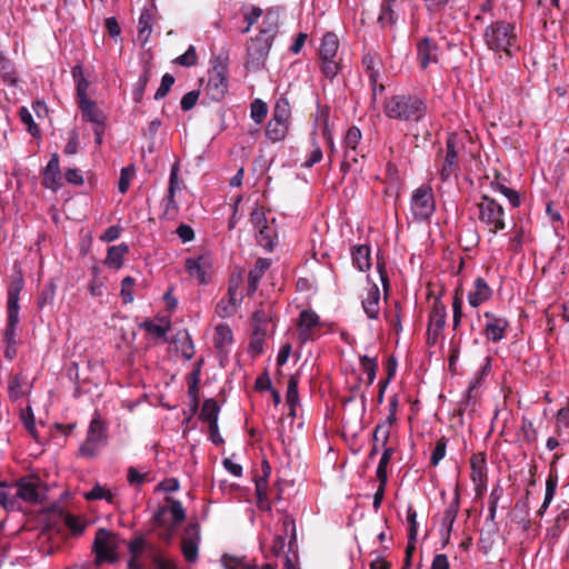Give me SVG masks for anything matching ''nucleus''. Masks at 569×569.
<instances>
[{
	"label": "nucleus",
	"mask_w": 569,
	"mask_h": 569,
	"mask_svg": "<svg viewBox=\"0 0 569 569\" xmlns=\"http://www.w3.org/2000/svg\"><path fill=\"white\" fill-rule=\"evenodd\" d=\"M486 46L497 52L512 57L520 50L516 27L503 20L491 22L483 32Z\"/></svg>",
	"instance_id": "1"
},
{
	"label": "nucleus",
	"mask_w": 569,
	"mask_h": 569,
	"mask_svg": "<svg viewBox=\"0 0 569 569\" xmlns=\"http://www.w3.org/2000/svg\"><path fill=\"white\" fill-rule=\"evenodd\" d=\"M425 102L411 94H395L386 99L383 112L390 119L399 121H420L426 114Z\"/></svg>",
	"instance_id": "2"
},
{
	"label": "nucleus",
	"mask_w": 569,
	"mask_h": 569,
	"mask_svg": "<svg viewBox=\"0 0 569 569\" xmlns=\"http://www.w3.org/2000/svg\"><path fill=\"white\" fill-rule=\"evenodd\" d=\"M277 17L272 12H267L264 23L269 22L268 27L260 30L256 38H252L247 48V67L252 69L260 68L272 46L273 36L276 32Z\"/></svg>",
	"instance_id": "3"
},
{
	"label": "nucleus",
	"mask_w": 569,
	"mask_h": 569,
	"mask_svg": "<svg viewBox=\"0 0 569 569\" xmlns=\"http://www.w3.org/2000/svg\"><path fill=\"white\" fill-rule=\"evenodd\" d=\"M229 59L227 56H216L211 59L208 82L203 88L204 96L211 101H221L228 93Z\"/></svg>",
	"instance_id": "4"
},
{
	"label": "nucleus",
	"mask_w": 569,
	"mask_h": 569,
	"mask_svg": "<svg viewBox=\"0 0 569 569\" xmlns=\"http://www.w3.org/2000/svg\"><path fill=\"white\" fill-rule=\"evenodd\" d=\"M478 207V219L483 223L487 230L497 234L506 228L505 223V210L500 203L493 198L483 194L480 201L477 203Z\"/></svg>",
	"instance_id": "5"
},
{
	"label": "nucleus",
	"mask_w": 569,
	"mask_h": 569,
	"mask_svg": "<svg viewBox=\"0 0 569 569\" xmlns=\"http://www.w3.org/2000/svg\"><path fill=\"white\" fill-rule=\"evenodd\" d=\"M242 283V272L231 274L227 296L220 299L216 306L214 311L219 318H230L237 313L243 299V295L240 292Z\"/></svg>",
	"instance_id": "6"
},
{
	"label": "nucleus",
	"mask_w": 569,
	"mask_h": 569,
	"mask_svg": "<svg viewBox=\"0 0 569 569\" xmlns=\"http://www.w3.org/2000/svg\"><path fill=\"white\" fill-rule=\"evenodd\" d=\"M410 210L417 221H426L436 211V201L431 186L423 183L418 187L410 199Z\"/></svg>",
	"instance_id": "7"
},
{
	"label": "nucleus",
	"mask_w": 569,
	"mask_h": 569,
	"mask_svg": "<svg viewBox=\"0 0 569 569\" xmlns=\"http://www.w3.org/2000/svg\"><path fill=\"white\" fill-rule=\"evenodd\" d=\"M271 321V311L261 307L251 316V339L248 350L252 355H260L263 351L264 340L268 335Z\"/></svg>",
	"instance_id": "8"
},
{
	"label": "nucleus",
	"mask_w": 569,
	"mask_h": 569,
	"mask_svg": "<svg viewBox=\"0 0 569 569\" xmlns=\"http://www.w3.org/2000/svg\"><path fill=\"white\" fill-rule=\"evenodd\" d=\"M117 538L113 532L108 529H99L96 532L92 550L96 555V563L103 562L113 563L118 560Z\"/></svg>",
	"instance_id": "9"
},
{
	"label": "nucleus",
	"mask_w": 569,
	"mask_h": 569,
	"mask_svg": "<svg viewBox=\"0 0 569 569\" xmlns=\"http://www.w3.org/2000/svg\"><path fill=\"white\" fill-rule=\"evenodd\" d=\"M463 148V138L458 133H450L446 142V156L439 172L442 181L449 180L458 171V158Z\"/></svg>",
	"instance_id": "10"
},
{
	"label": "nucleus",
	"mask_w": 569,
	"mask_h": 569,
	"mask_svg": "<svg viewBox=\"0 0 569 569\" xmlns=\"http://www.w3.org/2000/svg\"><path fill=\"white\" fill-rule=\"evenodd\" d=\"M107 440V429L100 417H94L88 428L87 438L79 448V453L86 458H93L97 456L101 446Z\"/></svg>",
	"instance_id": "11"
},
{
	"label": "nucleus",
	"mask_w": 569,
	"mask_h": 569,
	"mask_svg": "<svg viewBox=\"0 0 569 569\" xmlns=\"http://www.w3.org/2000/svg\"><path fill=\"white\" fill-rule=\"evenodd\" d=\"M447 309L446 306L436 299L429 313L427 328V345L433 347L438 343L446 326Z\"/></svg>",
	"instance_id": "12"
},
{
	"label": "nucleus",
	"mask_w": 569,
	"mask_h": 569,
	"mask_svg": "<svg viewBox=\"0 0 569 569\" xmlns=\"http://www.w3.org/2000/svg\"><path fill=\"white\" fill-rule=\"evenodd\" d=\"M46 491V487L37 477H24L16 482V496L26 502H42Z\"/></svg>",
	"instance_id": "13"
},
{
	"label": "nucleus",
	"mask_w": 569,
	"mask_h": 569,
	"mask_svg": "<svg viewBox=\"0 0 569 569\" xmlns=\"http://www.w3.org/2000/svg\"><path fill=\"white\" fill-rule=\"evenodd\" d=\"M408 7V0H383L378 22L383 28H392L405 20Z\"/></svg>",
	"instance_id": "14"
},
{
	"label": "nucleus",
	"mask_w": 569,
	"mask_h": 569,
	"mask_svg": "<svg viewBox=\"0 0 569 569\" xmlns=\"http://www.w3.org/2000/svg\"><path fill=\"white\" fill-rule=\"evenodd\" d=\"M362 138L361 131L358 127H350L343 138V160L341 161V171L345 173L352 169L353 164L358 162L357 147Z\"/></svg>",
	"instance_id": "15"
},
{
	"label": "nucleus",
	"mask_w": 569,
	"mask_h": 569,
	"mask_svg": "<svg viewBox=\"0 0 569 569\" xmlns=\"http://www.w3.org/2000/svg\"><path fill=\"white\" fill-rule=\"evenodd\" d=\"M483 317L486 319L483 335L487 340L492 342L501 341L506 337L509 321L505 317L498 316L490 311H486Z\"/></svg>",
	"instance_id": "16"
},
{
	"label": "nucleus",
	"mask_w": 569,
	"mask_h": 569,
	"mask_svg": "<svg viewBox=\"0 0 569 569\" xmlns=\"http://www.w3.org/2000/svg\"><path fill=\"white\" fill-rule=\"evenodd\" d=\"M417 59L422 70L439 62V47L432 38L425 37L418 41Z\"/></svg>",
	"instance_id": "17"
},
{
	"label": "nucleus",
	"mask_w": 569,
	"mask_h": 569,
	"mask_svg": "<svg viewBox=\"0 0 569 569\" xmlns=\"http://www.w3.org/2000/svg\"><path fill=\"white\" fill-rule=\"evenodd\" d=\"M362 68L367 73L373 94L379 90L380 92L385 90L383 84L379 83L382 61L380 57L372 52H367L362 57Z\"/></svg>",
	"instance_id": "18"
},
{
	"label": "nucleus",
	"mask_w": 569,
	"mask_h": 569,
	"mask_svg": "<svg viewBox=\"0 0 569 569\" xmlns=\"http://www.w3.org/2000/svg\"><path fill=\"white\" fill-rule=\"evenodd\" d=\"M471 480L477 495H481L487 486V459L485 452H477L470 457Z\"/></svg>",
	"instance_id": "19"
},
{
	"label": "nucleus",
	"mask_w": 569,
	"mask_h": 569,
	"mask_svg": "<svg viewBox=\"0 0 569 569\" xmlns=\"http://www.w3.org/2000/svg\"><path fill=\"white\" fill-rule=\"evenodd\" d=\"M459 508H460V496H459V492L456 491L452 500L447 506V508L443 512V516H442V522H441L442 546H446L449 543L450 535H451L456 518L458 516Z\"/></svg>",
	"instance_id": "20"
},
{
	"label": "nucleus",
	"mask_w": 569,
	"mask_h": 569,
	"mask_svg": "<svg viewBox=\"0 0 569 569\" xmlns=\"http://www.w3.org/2000/svg\"><path fill=\"white\" fill-rule=\"evenodd\" d=\"M44 188L57 191L61 188V171L58 153H53L42 172Z\"/></svg>",
	"instance_id": "21"
},
{
	"label": "nucleus",
	"mask_w": 569,
	"mask_h": 569,
	"mask_svg": "<svg viewBox=\"0 0 569 569\" xmlns=\"http://www.w3.org/2000/svg\"><path fill=\"white\" fill-rule=\"evenodd\" d=\"M320 325L319 316L312 310H303L299 316L298 335L302 342L313 340V330Z\"/></svg>",
	"instance_id": "22"
},
{
	"label": "nucleus",
	"mask_w": 569,
	"mask_h": 569,
	"mask_svg": "<svg viewBox=\"0 0 569 569\" xmlns=\"http://www.w3.org/2000/svg\"><path fill=\"white\" fill-rule=\"evenodd\" d=\"M186 533L190 537L182 539L181 551L188 562H194L199 551L198 525H189Z\"/></svg>",
	"instance_id": "23"
},
{
	"label": "nucleus",
	"mask_w": 569,
	"mask_h": 569,
	"mask_svg": "<svg viewBox=\"0 0 569 569\" xmlns=\"http://www.w3.org/2000/svg\"><path fill=\"white\" fill-rule=\"evenodd\" d=\"M178 173L179 164L174 163L170 171L168 196L166 197V208L163 211V216L169 218L176 217L179 210V206L174 197L178 188Z\"/></svg>",
	"instance_id": "24"
},
{
	"label": "nucleus",
	"mask_w": 569,
	"mask_h": 569,
	"mask_svg": "<svg viewBox=\"0 0 569 569\" xmlns=\"http://www.w3.org/2000/svg\"><path fill=\"white\" fill-rule=\"evenodd\" d=\"M184 266L189 276L196 278L200 284H207L209 282L210 266L203 256L198 258H188Z\"/></svg>",
	"instance_id": "25"
},
{
	"label": "nucleus",
	"mask_w": 569,
	"mask_h": 569,
	"mask_svg": "<svg viewBox=\"0 0 569 569\" xmlns=\"http://www.w3.org/2000/svg\"><path fill=\"white\" fill-rule=\"evenodd\" d=\"M492 297V289L487 281L478 277L473 282V289L468 293V302L471 307L477 308L487 302Z\"/></svg>",
	"instance_id": "26"
},
{
	"label": "nucleus",
	"mask_w": 569,
	"mask_h": 569,
	"mask_svg": "<svg viewBox=\"0 0 569 569\" xmlns=\"http://www.w3.org/2000/svg\"><path fill=\"white\" fill-rule=\"evenodd\" d=\"M271 260L268 258H259L257 259L253 268L249 271L248 274V286H247V295H253L258 287L261 278L264 272L270 268Z\"/></svg>",
	"instance_id": "27"
},
{
	"label": "nucleus",
	"mask_w": 569,
	"mask_h": 569,
	"mask_svg": "<svg viewBox=\"0 0 569 569\" xmlns=\"http://www.w3.org/2000/svg\"><path fill=\"white\" fill-rule=\"evenodd\" d=\"M291 104L286 97H280L276 100L270 121L282 124L287 128L291 126Z\"/></svg>",
	"instance_id": "28"
},
{
	"label": "nucleus",
	"mask_w": 569,
	"mask_h": 569,
	"mask_svg": "<svg viewBox=\"0 0 569 569\" xmlns=\"http://www.w3.org/2000/svg\"><path fill=\"white\" fill-rule=\"evenodd\" d=\"M81 111L82 118L86 121L92 122L97 126H103L106 116L101 109L98 108L96 101L86 99L77 102Z\"/></svg>",
	"instance_id": "29"
},
{
	"label": "nucleus",
	"mask_w": 569,
	"mask_h": 569,
	"mask_svg": "<svg viewBox=\"0 0 569 569\" xmlns=\"http://www.w3.org/2000/svg\"><path fill=\"white\" fill-rule=\"evenodd\" d=\"M282 531L283 535H277L271 546V552L274 556H280L286 547V538L291 533V540L296 539V527L295 521L289 516L282 518Z\"/></svg>",
	"instance_id": "30"
},
{
	"label": "nucleus",
	"mask_w": 569,
	"mask_h": 569,
	"mask_svg": "<svg viewBox=\"0 0 569 569\" xmlns=\"http://www.w3.org/2000/svg\"><path fill=\"white\" fill-rule=\"evenodd\" d=\"M30 391V385L27 378L21 373H16L9 380L8 397L11 401L16 402L26 397Z\"/></svg>",
	"instance_id": "31"
},
{
	"label": "nucleus",
	"mask_w": 569,
	"mask_h": 569,
	"mask_svg": "<svg viewBox=\"0 0 569 569\" xmlns=\"http://www.w3.org/2000/svg\"><path fill=\"white\" fill-rule=\"evenodd\" d=\"M233 342V333L227 323H220L214 328L213 343L219 353H227Z\"/></svg>",
	"instance_id": "32"
},
{
	"label": "nucleus",
	"mask_w": 569,
	"mask_h": 569,
	"mask_svg": "<svg viewBox=\"0 0 569 569\" xmlns=\"http://www.w3.org/2000/svg\"><path fill=\"white\" fill-rule=\"evenodd\" d=\"M380 290L372 284L367 290L366 297L362 299V308L369 319H377L380 312Z\"/></svg>",
	"instance_id": "33"
},
{
	"label": "nucleus",
	"mask_w": 569,
	"mask_h": 569,
	"mask_svg": "<svg viewBox=\"0 0 569 569\" xmlns=\"http://www.w3.org/2000/svg\"><path fill=\"white\" fill-rule=\"evenodd\" d=\"M129 252V247L126 243L112 246L108 249L104 264L111 269H120L124 262V256Z\"/></svg>",
	"instance_id": "34"
},
{
	"label": "nucleus",
	"mask_w": 569,
	"mask_h": 569,
	"mask_svg": "<svg viewBox=\"0 0 569 569\" xmlns=\"http://www.w3.org/2000/svg\"><path fill=\"white\" fill-rule=\"evenodd\" d=\"M299 378L293 375L288 380L286 400L289 406L288 416L291 418L297 417V406L299 405V391H298Z\"/></svg>",
	"instance_id": "35"
},
{
	"label": "nucleus",
	"mask_w": 569,
	"mask_h": 569,
	"mask_svg": "<svg viewBox=\"0 0 569 569\" xmlns=\"http://www.w3.org/2000/svg\"><path fill=\"white\" fill-rule=\"evenodd\" d=\"M24 280L19 272L18 277L12 281V284L8 289V301H7V310L19 312V296L21 290L23 289Z\"/></svg>",
	"instance_id": "36"
},
{
	"label": "nucleus",
	"mask_w": 569,
	"mask_h": 569,
	"mask_svg": "<svg viewBox=\"0 0 569 569\" xmlns=\"http://www.w3.org/2000/svg\"><path fill=\"white\" fill-rule=\"evenodd\" d=\"M339 49V39L338 37L332 33L328 32L323 36L320 49H319V57L320 59H331L336 58Z\"/></svg>",
	"instance_id": "37"
},
{
	"label": "nucleus",
	"mask_w": 569,
	"mask_h": 569,
	"mask_svg": "<svg viewBox=\"0 0 569 569\" xmlns=\"http://www.w3.org/2000/svg\"><path fill=\"white\" fill-rule=\"evenodd\" d=\"M257 241L264 249L272 250L274 241L277 239V229L274 226V219H271L270 223L257 230Z\"/></svg>",
	"instance_id": "38"
},
{
	"label": "nucleus",
	"mask_w": 569,
	"mask_h": 569,
	"mask_svg": "<svg viewBox=\"0 0 569 569\" xmlns=\"http://www.w3.org/2000/svg\"><path fill=\"white\" fill-rule=\"evenodd\" d=\"M352 262L360 271H367L371 267L370 247L360 244L351 250Z\"/></svg>",
	"instance_id": "39"
},
{
	"label": "nucleus",
	"mask_w": 569,
	"mask_h": 569,
	"mask_svg": "<svg viewBox=\"0 0 569 569\" xmlns=\"http://www.w3.org/2000/svg\"><path fill=\"white\" fill-rule=\"evenodd\" d=\"M263 467L268 471L264 472V477H261L256 480V496H257L259 508L269 510L270 503H269L268 496H267V488H268L267 477L269 475L270 467H269L268 461H266V460L263 461Z\"/></svg>",
	"instance_id": "40"
},
{
	"label": "nucleus",
	"mask_w": 569,
	"mask_h": 569,
	"mask_svg": "<svg viewBox=\"0 0 569 569\" xmlns=\"http://www.w3.org/2000/svg\"><path fill=\"white\" fill-rule=\"evenodd\" d=\"M491 370V358L486 357L485 363L481 366L475 378L470 381L466 395V402L469 403L471 400L475 401V395L473 392L477 390L479 385L481 383L482 379L489 375Z\"/></svg>",
	"instance_id": "41"
},
{
	"label": "nucleus",
	"mask_w": 569,
	"mask_h": 569,
	"mask_svg": "<svg viewBox=\"0 0 569 569\" xmlns=\"http://www.w3.org/2000/svg\"><path fill=\"white\" fill-rule=\"evenodd\" d=\"M220 408L214 399H206L202 403L199 419L208 425L218 423Z\"/></svg>",
	"instance_id": "42"
},
{
	"label": "nucleus",
	"mask_w": 569,
	"mask_h": 569,
	"mask_svg": "<svg viewBox=\"0 0 569 569\" xmlns=\"http://www.w3.org/2000/svg\"><path fill=\"white\" fill-rule=\"evenodd\" d=\"M289 130L290 128L269 120L266 126L264 134L270 142L276 143L283 141Z\"/></svg>",
	"instance_id": "43"
},
{
	"label": "nucleus",
	"mask_w": 569,
	"mask_h": 569,
	"mask_svg": "<svg viewBox=\"0 0 569 569\" xmlns=\"http://www.w3.org/2000/svg\"><path fill=\"white\" fill-rule=\"evenodd\" d=\"M221 561L226 569H257V565L244 557L223 555Z\"/></svg>",
	"instance_id": "44"
},
{
	"label": "nucleus",
	"mask_w": 569,
	"mask_h": 569,
	"mask_svg": "<svg viewBox=\"0 0 569 569\" xmlns=\"http://www.w3.org/2000/svg\"><path fill=\"white\" fill-rule=\"evenodd\" d=\"M150 78L151 70L149 68H144L143 72L140 74L138 81L133 84L132 88V99L136 103H140L142 101Z\"/></svg>",
	"instance_id": "45"
},
{
	"label": "nucleus",
	"mask_w": 569,
	"mask_h": 569,
	"mask_svg": "<svg viewBox=\"0 0 569 569\" xmlns=\"http://www.w3.org/2000/svg\"><path fill=\"white\" fill-rule=\"evenodd\" d=\"M19 323V312L8 311L7 328L3 335L6 345H17L16 331Z\"/></svg>",
	"instance_id": "46"
},
{
	"label": "nucleus",
	"mask_w": 569,
	"mask_h": 569,
	"mask_svg": "<svg viewBox=\"0 0 569 569\" xmlns=\"http://www.w3.org/2000/svg\"><path fill=\"white\" fill-rule=\"evenodd\" d=\"M19 117L21 122L26 126L27 131L37 139L41 138V130L39 126L33 120V117L30 110L27 107H21L19 109Z\"/></svg>",
	"instance_id": "47"
},
{
	"label": "nucleus",
	"mask_w": 569,
	"mask_h": 569,
	"mask_svg": "<svg viewBox=\"0 0 569 569\" xmlns=\"http://www.w3.org/2000/svg\"><path fill=\"white\" fill-rule=\"evenodd\" d=\"M310 139H311L312 150H311L309 157L302 163L303 168H311V167H313L316 163H319L322 160V157H323L321 147H320V144L317 141L316 130H313L311 132Z\"/></svg>",
	"instance_id": "48"
},
{
	"label": "nucleus",
	"mask_w": 569,
	"mask_h": 569,
	"mask_svg": "<svg viewBox=\"0 0 569 569\" xmlns=\"http://www.w3.org/2000/svg\"><path fill=\"white\" fill-rule=\"evenodd\" d=\"M83 497L87 500L104 499L109 503H114L116 496L110 489L97 483L89 492H86Z\"/></svg>",
	"instance_id": "49"
},
{
	"label": "nucleus",
	"mask_w": 569,
	"mask_h": 569,
	"mask_svg": "<svg viewBox=\"0 0 569 569\" xmlns=\"http://www.w3.org/2000/svg\"><path fill=\"white\" fill-rule=\"evenodd\" d=\"M268 114V104L261 99H254L250 104V117L257 124H261Z\"/></svg>",
	"instance_id": "50"
},
{
	"label": "nucleus",
	"mask_w": 569,
	"mask_h": 569,
	"mask_svg": "<svg viewBox=\"0 0 569 569\" xmlns=\"http://www.w3.org/2000/svg\"><path fill=\"white\" fill-rule=\"evenodd\" d=\"M395 453V449L391 447L383 448L382 456L380 458L378 468H377V478L379 482H387V467Z\"/></svg>",
	"instance_id": "51"
},
{
	"label": "nucleus",
	"mask_w": 569,
	"mask_h": 569,
	"mask_svg": "<svg viewBox=\"0 0 569 569\" xmlns=\"http://www.w3.org/2000/svg\"><path fill=\"white\" fill-rule=\"evenodd\" d=\"M141 328L144 329V331L157 338V339H163L167 335V332L170 330V323L167 322L164 326L158 325L152 320H146L141 323Z\"/></svg>",
	"instance_id": "52"
},
{
	"label": "nucleus",
	"mask_w": 569,
	"mask_h": 569,
	"mask_svg": "<svg viewBox=\"0 0 569 569\" xmlns=\"http://www.w3.org/2000/svg\"><path fill=\"white\" fill-rule=\"evenodd\" d=\"M14 488L16 485L2 481L0 479V506L3 507L4 509L12 508L14 505V499L12 495V490Z\"/></svg>",
	"instance_id": "53"
},
{
	"label": "nucleus",
	"mask_w": 569,
	"mask_h": 569,
	"mask_svg": "<svg viewBox=\"0 0 569 569\" xmlns=\"http://www.w3.org/2000/svg\"><path fill=\"white\" fill-rule=\"evenodd\" d=\"M360 365H361L363 372L367 375L368 386H371L376 379V375H377V370H378L377 359L371 358L369 356H361Z\"/></svg>",
	"instance_id": "54"
},
{
	"label": "nucleus",
	"mask_w": 569,
	"mask_h": 569,
	"mask_svg": "<svg viewBox=\"0 0 569 569\" xmlns=\"http://www.w3.org/2000/svg\"><path fill=\"white\" fill-rule=\"evenodd\" d=\"M153 12L152 9H143L139 18V37L144 36L146 39L152 29Z\"/></svg>",
	"instance_id": "55"
},
{
	"label": "nucleus",
	"mask_w": 569,
	"mask_h": 569,
	"mask_svg": "<svg viewBox=\"0 0 569 569\" xmlns=\"http://www.w3.org/2000/svg\"><path fill=\"white\" fill-rule=\"evenodd\" d=\"M250 221L256 229V231L264 226L269 224L270 221L266 217V211L263 207L256 206L250 213Z\"/></svg>",
	"instance_id": "56"
},
{
	"label": "nucleus",
	"mask_w": 569,
	"mask_h": 569,
	"mask_svg": "<svg viewBox=\"0 0 569 569\" xmlns=\"http://www.w3.org/2000/svg\"><path fill=\"white\" fill-rule=\"evenodd\" d=\"M197 61H198V56H197L196 48L193 46H190L183 54H181L174 59V63L182 66V67H193L197 64Z\"/></svg>",
	"instance_id": "57"
},
{
	"label": "nucleus",
	"mask_w": 569,
	"mask_h": 569,
	"mask_svg": "<svg viewBox=\"0 0 569 569\" xmlns=\"http://www.w3.org/2000/svg\"><path fill=\"white\" fill-rule=\"evenodd\" d=\"M407 520L409 522V528H408L409 545L411 542L416 543L417 533H418L417 512L411 506L407 510Z\"/></svg>",
	"instance_id": "58"
},
{
	"label": "nucleus",
	"mask_w": 569,
	"mask_h": 569,
	"mask_svg": "<svg viewBox=\"0 0 569 569\" xmlns=\"http://www.w3.org/2000/svg\"><path fill=\"white\" fill-rule=\"evenodd\" d=\"M321 60V71L322 73L329 78V79H333L339 70H340V64L339 62L336 60V58H331V59H320Z\"/></svg>",
	"instance_id": "59"
},
{
	"label": "nucleus",
	"mask_w": 569,
	"mask_h": 569,
	"mask_svg": "<svg viewBox=\"0 0 569 569\" xmlns=\"http://www.w3.org/2000/svg\"><path fill=\"white\" fill-rule=\"evenodd\" d=\"M134 283H136V280L130 276L122 279L120 295H121L123 303L132 302V300H133L132 288H133Z\"/></svg>",
	"instance_id": "60"
},
{
	"label": "nucleus",
	"mask_w": 569,
	"mask_h": 569,
	"mask_svg": "<svg viewBox=\"0 0 569 569\" xmlns=\"http://www.w3.org/2000/svg\"><path fill=\"white\" fill-rule=\"evenodd\" d=\"M134 174V168L132 166L121 169L120 178L118 182V189L123 194L128 191L130 181Z\"/></svg>",
	"instance_id": "61"
},
{
	"label": "nucleus",
	"mask_w": 569,
	"mask_h": 569,
	"mask_svg": "<svg viewBox=\"0 0 569 569\" xmlns=\"http://www.w3.org/2000/svg\"><path fill=\"white\" fill-rule=\"evenodd\" d=\"M390 433L391 430H388L387 426L377 425L372 433V442L379 443L382 448H387Z\"/></svg>",
	"instance_id": "62"
},
{
	"label": "nucleus",
	"mask_w": 569,
	"mask_h": 569,
	"mask_svg": "<svg viewBox=\"0 0 569 569\" xmlns=\"http://www.w3.org/2000/svg\"><path fill=\"white\" fill-rule=\"evenodd\" d=\"M174 83V78L170 73H164L161 79L160 87L156 91L154 99L160 100L164 98L170 91L172 84Z\"/></svg>",
	"instance_id": "63"
},
{
	"label": "nucleus",
	"mask_w": 569,
	"mask_h": 569,
	"mask_svg": "<svg viewBox=\"0 0 569 569\" xmlns=\"http://www.w3.org/2000/svg\"><path fill=\"white\" fill-rule=\"evenodd\" d=\"M179 342V349L182 353V357L187 360H190L194 356V345L191 337L184 332L182 339Z\"/></svg>",
	"instance_id": "64"
}]
</instances>
